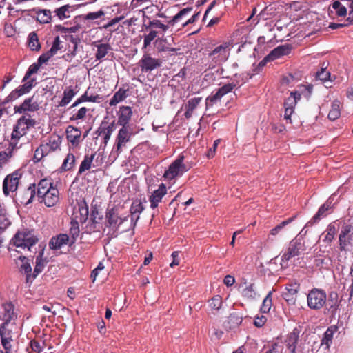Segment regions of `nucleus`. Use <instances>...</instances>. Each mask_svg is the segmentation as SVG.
Wrapping results in <instances>:
<instances>
[{
	"mask_svg": "<svg viewBox=\"0 0 353 353\" xmlns=\"http://www.w3.org/2000/svg\"><path fill=\"white\" fill-rule=\"evenodd\" d=\"M29 348L31 349L32 352L40 353L43 351V346L41 343L35 339L31 340L29 343V347H27V351H28Z\"/></svg>",
	"mask_w": 353,
	"mask_h": 353,
	"instance_id": "0e129e2a",
	"label": "nucleus"
},
{
	"mask_svg": "<svg viewBox=\"0 0 353 353\" xmlns=\"http://www.w3.org/2000/svg\"><path fill=\"white\" fill-rule=\"evenodd\" d=\"M89 215L88 205L84 199L77 201L74 207L73 216L74 221L84 223L88 220Z\"/></svg>",
	"mask_w": 353,
	"mask_h": 353,
	"instance_id": "ddd939ff",
	"label": "nucleus"
},
{
	"mask_svg": "<svg viewBox=\"0 0 353 353\" xmlns=\"http://www.w3.org/2000/svg\"><path fill=\"white\" fill-rule=\"evenodd\" d=\"M332 8L335 10L336 15L339 17H345L347 14H348L346 3L335 1L332 4Z\"/></svg>",
	"mask_w": 353,
	"mask_h": 353,
	"instance_id": "ea45409f",
	"label": "nucleus"
},
{
	"mask_svg": "<svg viewBox=\"0 0 353 353\" xmlns=\"http://www.w3.org/2000/svg\"><path fill=\"white\" fill-rule=\"evenodd\" d=\"M0 316L2 323L0 324V336L14 335L17 325L15 321L17 314L14 312V305L9 302L1 305Z\"/></svg>",
	"mask_w": 353,
	"mask_h": 353,
	"instance_id": "f03ea898",
	"label": "nucleus"
},
{
	"mask_svg": "<svg viewBox=\"0 0 353 353\" xmlns=\"http://www.w3.org/2000/svg\"><path fill=\"white\" fill-rule=\"evenodd\" d=\"M41 65L37 63H34L30 67L28 68L26 73L25 74V76L23 77L22 79V82H25L28 81V79H30L31 76L35 73H37L40 68Z\"/></svg>",
	"mask_w": 353,
	"mask_h": 353,
	"instance_id": "4d7b16f0",
	"label": "nucleus"
},
{
	"mask_svg": "<svg viewBox=\"0 0 353 353\" xmlns=\"http://www.w3.org/2000/svg\"><path fill=\"white\" fill-rule=\"evenodd\" d=\"M92 46L97 48L95 54L97 60H101L111 50V46L109 43H99V41H95L92 43Z\"/></svg>",
	"mask_w": 353,
	"mask_h": 353,
	"instance_id": "473e14b6",
	"label": "nucleus"
},
{
	"mask_svg": "<svg viewBox=\"0 0 353 353\" xmlns=\"http://www.w3.org/2000/svg\"><path fill=\"white\" fill-rule=\"evenodd\" d=\"M326 293L321 290L313 289L310 290V309H320L325 303Z\"/></svg>",
	"mask_w": 353,
	"mask_h": 353,
	"instance_id": "4468645a",
	"label": "nucleus"
},
{
	"mask_svg": "<svg viewBox=\"0 0 353 353\" xmlns=\"http://www.w3.org/2000/svg\"><path fill=\"white\" fill-rule=\"evenodd\" d=\"M292 46L290 44L285 43L273 49L263 59V61H271L281 57L290 54Z\"/></svg>",
	"mask_w": 353,
	"mask_h": 353,
	"instance_id": "f3484780",
	"label": "nucleus"
},
{
	"mask_svg": "<svg viewBox=\"0 0 353 353\" xmlns=\"http://www.w3.org/2000/svg\"><path fill=\"white\" fill-rule=\"evenodd\" d=\"M25 94L21 88L19 86L15 90H12L8 96L4 99L3 103H7L10 101L17 99L21 96Z\"/></svg>",
	"mask_w": 353,
	"mask_h": 353,
	"instance_id": "6e6d98bb",
	"label": "nucleus"
},
{
	"mask_svg": "<svg viewBox=\"0 0 353 353\" xmlns=\"http://www.w3.org/2000/svg\"><path fill=\"white\" fill-rule=\"evenodd\" d=\"M192 10V8H185L182 9L181 11H179L173 18L172 20L170 21V23L174 24L175 23L178 22L179 20L183 17L184 15L187 14L190 12H191Z\"/></svg>",
	"mask_w": 353,
	"mask_h": 353,
	"instance_id": "69168bd1",
	"label": "nucleus"
},
{
	"mask_svg": "<svg viewBox=\"0 0 353 353\" xmlns=\"http://www.w3.org/2000/svg\"><path fill=\"white\" fill-rule=\"evenodd\" d=\"M352 241L353 226L350 224H344L339 236L340 250L347 251L352 246Z\"/></svg>",
	"mask_w": 353,
	"mask_h": 353,
	"instance_id": "f8f14e48",
	"label": "nucleus"
},
{
	"mask_svg": "<svg viewBox=\"0 0 353 353\" xmlns=\"http://www.w3.org/2000/svg\"><path fill=\"white\" fill-rule=\"evenodd\" d=\"M101 97L99 94L92 95L89 94V89H88L83 94H82L79 99H77L74 103L70 106V108H73L77 106L79 104L83 102H99Z\"/></svg>",
	"mask_w": 353,
	"mask_h": 353,
	"instance_id": "c85d7f7f",
	"label": "nucleus"
},
{
	"mask_svg": "<svg viewBox=\"0 0 353 353\" xmlns=\"http://www.w3.org/2000/svg\"><path fill=\"white\" fill-rule=\"evenodd\" d=\"M299 284L297 283H290L286 285L285 292H283L282 296L288 304H295L296 294L299 291Z\"/></svg>",
	"mask_w": 353,
	"mask_h": 353,
	"instance_id": "aec40b11",
	"label": "nucleus"
},
{
	"mask_svg": "<svg viewBox=\"0 0 353 353\" xmlns=\"http://www.w3.org/2000/svg\"><path fill=\"white\" fill-rule=\"evenodd\" d=\"M48 261L46 257H44V249H41V250L39 252L38 255L36 257L35 260V266L34 268V271L32 272V276L29 275L28 279H36L37 276L43 270L45 266L48 263Z\"/></svg>",
	"mask_w": 353,
	"mask_h": 353,
	"instance_id": "4be33fe9",
	"label": "nucleus"
},
{
	"mask_svg": "<svg viewBox=\"0 0 353 353\" xmlns=\"http://www.w3.org/2000/svg\"><path fill=\"white\" fill-rule=\"evenodd\" d=\"M14 335H3L0 336L1 344L2 350H0V353H14L12 343Z\"/></svg>",
	"mask_w": 353,
	"mask_h": 353,
	"instance_id": "c756f323",
	"label": "nucleus"
},
{
	"mask_svg": "<svg viewBox=\"0 0 353 353\" xmlns=\"http://www.w3.org/2000/svg\"><path fill=\"white\" fill-rule=\"evenodd\" d=\"M184 157L180 155L174 160L165 171L163 177L168 180H172L176 176H181L188 170V168L183 163Z\"/></svg>",
	"mask_w": 353,
	"mask_h": 353,
	"instance_id": "1a4fd4ad",
	"label": "nucleus"
},
{
	"mask_svg": "<svg viewBox=\"0 0 353 353\" xmlns=\"http://www.w3.org/2000/svg\"><path fill=\"white\" fill-rule=\"evenodd\" d=\"M242 296L248 300H252L255 298L256 292L254 290V284L250 283L245 286L241 292Z\"/></svg>",
	"mask_w": 353,
	"mask_h": 353,
	"instance_id": "603ef678",
	"label": "nucleus"
},
{
	"mask_svg": "<svg viewBox=\"0 0 353 353\" xmlns=\"http://www.w3.org/2000/svg\"><path fill=\"white\" fill-rule=\"evenodd\" d=\"M302 331L301 326L296 327L292 332L289 333L285 341V345L290 353H294L298 343L299 334Z\"/></svg>",
	"mask_w": 353,
	"mask_h": 353,
	"instance_id": "412c9836",
	"label": "nucleus"
},
{
	"mask_svg": "<svg viewBox=\"0 0 353 353\" xmlns=\"http://www.w3.org/2000/svg\"><path fill=\"white\" fill-rule=\"evenodd\" d=\"M327 6L324 1H318L314 5L310 4V35L318 33L325 26L324 14Z\"/></svg>",
	"mask_w": 353,
	"mask_h": 353,
	"instance_id": "20e7f679",
	"label": "nucleus"
},
{
	"mask_svg": "<svg viewBox=\"0 0 353 353\" xmlns=\"http://www.w3.org/2000/svg\"><path fill=\"white\" fill-rule=\"evenodd\" d=\"M272 292H269L265 298L263 299L262 305L261 307V311L263 313H268L270 312L272 305Z\"/></svg>",
	"mask_w": 353,
	"mask_h": 353,
	"instance_id": "5fc2aeb1",
	"label": "nucleus"
},
{
	"mask_svg": "<svg viewBox=\"0 0 353 353\" xmlns=\"http://www.w3.org/2000/svg\"><path fill=\"white\" fill-rule=\"evenodd\" d=\"M37 187L35 183H31L19 194L18 199L21 205H28L33 202L37 194Z\"/></svg>",
	"mask_w": 353,
	"mask_h": 353,
	"instance_id": "a211bd4d",
	"label": "nucleus"
},
{
	"mask_svg": "<svg viewBox=\"0 0 353 353\" xmlns=\"http://www.w3.org/2000/svg\"><path fill=\"white\" fill-rule=\"evenodd\" d=\"M75 163V156L72 153L68 154L60 168L61 172H67L71 170L74 167Z\"/></svg>",
	"mask_w": 353,
	"mask_h": 353,
	"instance_id": "e433bc0d",
	"label": "nucleus"
},
{
	"mask_svg": "<svg viewBox=\"0 0 353 353\" xmlns=\"http://www.w3.org/2000/svg\"><path fill=\"white\" fill-rule=\"evenodd\" d=\"M132 115V108L130 106H121L119 108L118 112V121L117 123L122 128L129 127L128 123L131 119Z\"/></svg>",
	"mask_w": 353,
	"mask_h": 353,
	"instance_id": "393cba45",
	"label": "nucleus"
},
{
	"mask_svg": "<svg viewBox=\"0 0 353 353\" xmlns=\"http://www.w3.org/2000/svg\"><path fill=\"white\" fill-rule=\"evenodd\" d=\"M49 153L47 145L42 143L35 150L32 160L34 163H38Z\"/></svg>",
	"mask_w": 353,
	"mask_h": 353,
	"instance_id": "4c0bfd02",
	"label": "nucleus"
},
{
	"mask_svg": "<svg viewBox=\"0 0 353 353\" xmlns=\"http://www.w3.org/2000/svg\"><path fill=\"white\" fill-rule=\"evenodd\" d=\"M77 92L74 90L72 86L67 87L63 91V97L59 103V106L65 107L66 106L76 95Z\"/></svg>",
	"mask_w": 353,
	"mask_h": 353,
	"instance_id": "c9c22d12",
	"label": "nucleus"
},
{
	"mask_svg": "<svg viewBox=\"0 0 353 353\" xmlns=\"http://www.w3.org/2000/svg\"><path fill=\"white\" fill-rule=\"evenodd\" d=\"M223 97L220 94V93L216 90V92H212L210 96H208L205 99V105L206 109L211 108L214 105V104L220 101Z\"/></svg>",
	"mask_w": 353,
	"mask_h": 353,
	"instance_id": "8fccbe9b",
	"label": "nucleus"
},
{
	"mask_svg": "<svg viewBox=\"0 0 353 353\" xmlns=\"http://www.w3.org/2000/svg\"><path fill=\"white\" fill-rule=\"evenodd\" d=\"M329 205L325 203L321 205L317 213L313 216L312 221L313 223H316L319 220L321 219V217H324L326 216V212L329 210Z\"/></svg>",
	"mask_w": 353,
	"mask_h": 353,
	"instance_id": "bf43d9fd",
	"label": "nucleus"
},
{
	"mask_svg": "<svg viewBox=\"0 0 353 353\" xmlns=\"http://www.w3.org/2000/svg\"><path fill=\"white\" fill-rule=\"evenodd\" d=\"M39 241L38 237L33 230L23 229L18 231L11 240L12 244L21 250L27 249L31 251V248Z\"/></svg>",
	"mask_w": 353,
	"mask_h": 353,
	"instance_id": "39448f33",
	"label": "nucleus"
},
{
	"mask_svg": "<svg viewBox=\"0 0 353 353\" xmlns=\"http://www.w3.org/2000/svg\"><path fill=\"white\" fill-rule=\"evenodd\" d=\"M301 94L299 92H292L290 96L288 97L284 102V108H290L294 109L297 103V100H299Z\"/></svg>",
	"mask_w": 353,
	"mask_h": 353,
	"instance_id": "c03bdc74",
	"label": "nucleus"
},
{
	"mask_svg": "<svg viewBox=\"0 0 353 353\" xmlns=\"http://www.w3.org/2000/svg\"><path fill=\"white\" fill-rule=\"evenodd\" d=\"M35 125L36 121L30 114H23L14 125L10 142L13 143L14 145L21 148L22 143H20V140L23 139L29 130L34 128Z\"/></svg>",
	"mask_w": 353,
	"mask_h": 353,
	"instance_id": "7ed1b4c3",
	"label": "nucleus"
},
{
	"mask_svg": "<svg viewBox=\"0 0 353 353\" xmlns=\"http://www.w3.org/2000/svg\"><path fill=\"white\" fill-rule=\"evenodd\" d=\"M128 89L119 88L110 100V105L114 106L119 102L124 101L128 96Z\"/></svg>",
	"mask_w": 353,
	"mask_h": 353,
	"instance_id": "f704fd0d",
	"label": "nucleus"
},
{
	"mask_svg": "<svg viewBox=\"0 0 353 353\" xmlns=\"http://www.w3.org/2000/svg\"><path fill=\"white\" fill-rule=\"evenodd\" d=\"M67 244L70 245L69 236L66 234H60L51 238L49 242V248L51 250H57Z\"/></svg>",
	"mask_w": 353,
	"mask_h": 353,
	"instance_id": "a878e982",
	"label": "nucleus"
},
{
	"mask_svg": "<svg viewBox=\"0 0 353 353\" xmlns=\"http://www.w3.org/2000/svg\"><path fill=\"white\" fill-rule=\"evenodd\" d=\"M37 195L41 203H43L47 207L54 206L59 200V192L54 185L52 180L44 178L39 181L37 185Z\"/></svg>",
	"mask_w": 353,
	"mask_h": 353,
	"instance_id": "f257e3e1",
	"label": "nucleus"
},
{
	"mask_svg": "<svg viewBox=\"0 0 353 353\" xmlns=\"http://www.w3.org/2000/svg\"><path fill=\"white\" fill-rule=\"evenodd\" d=\"M70 6L69 5L63 6L55 10V13L59 19L63 20L64 19L70 17L69 9Z\"/></svg>",
	"mask_w": 353,
	"mask_h": 353,
	"instance_id": "13d9d810",
	"label": "nucleus"
},
{
	"mask_svg": "<svg viewBox=\"0 0 353 353\" xmlns=\"http://www.w3.org/2000/svg\"><path fill=\"white\" fill-rule=\"evenodd\" d=\"M343 3H346V6H347L348 10V17L347 21L349 22V24H352L353 23V0H341Z\"/></svg>",
	"mask_w": 353,
	"mask_h": 353,
	"instance_id": "338daca9",
	"label": "nucleus"
},
{
	"mask_svg": "<svg viewBox=\"0 0 353 353\" xmlns=\"http://www.w3.org/2000/svg\"><path fill=\"white\" fill-rule=\"evenodd\" d=\"M18 260L21 262L20 264H18L19 272L26 276V283L30 286L34 280V279L28 280L29 275L32 276L33 272L30 260L24 256H20Z\"/></svg>",
	"mask_w": 353,
	"mask_h": 353,
	"instance_id": "dca6fc26",
	"label": "nucleus"
},
{
	"mask_svg": "<svg viewBox=\"0 0 353 353\" xmlns=\"http://www.w3.org/2000/svg\"><path fill=\"white\" fill-rule=\"evenodd\" d=\"M94 157V154H92L90 156L85 155L84 157V159L79 166L78 174H81L85 171L90 169Z\"/></svg>",
	"mask_w": 353,
	"mask_h": 353,
	"instance_id": "a18cd8bd",
	"label": "nucleus"
},
{
	"mask_svg": "<svg viewBox=\"0 0 353 353\" xmlns=\"http://www.w3.org/2000/svg\"><path fill=\"white\" fill-rule=\"evenodd\" d=\"M10 225V221L7 216L6 208L0 204V232L6 230Z\"/></svg>",
	"mask_w": 353,
	"mask_h": 353,
	"instance_id": "79ce46f5",
	"label": "nucleus"
},
{
	"mask_svg": "<svg viewBox=\"0 0 353 353\" xmlns=\"http://www.w3.org/2000/svg\"><path fill=\"white\" fill-rule=\"evenodd\" d=\"M88 112V109L85 107H82L80 108L78 112L75 114H73L70 117L71 121H76V120H83Z\"/></svg>",
	"mask_w": 353,
	"mask_h": 353,
	"instance_id": "e2e57ef3",
	"label": "nucleus"
},
{
	"mask_svg": "<svg viewBox=\"0 0 353 353\" xmlns=\"http://www.w3.org/2000/svg\"><path fill=\"white\" fill-rule=\"evenodd\" d=\"M37 20L41 23H48L51 21V12L50 10L39 9L36 10Z\"/></svg>",
	"mask_w": 353,
	"mask_h": 353,
	"instance_id": "58836bf2",
	"label": "nucleus"
},
{
	"mask_svg": "<svg viewBox=\"0 0 353 353\" xmlns=\"http://www.w3.org/2000/svg\"><path fill=\"white\" fill-rule=\"evenodd\" d=\"M79 223L77 221H72L71 222V227L70 229V235L71 236V239L70 238V246L75 243L77 238L79 236Z\"/></svg>",
	"mask_w": 353,
	"mask_h": 353,
	"instance_id": "de8ad7c7",
	"label": "nucleus"
},
{
	"mask_svg": "<svg viewBox=\"0 0 353 353\" xmlns=\"http://www.w3.org/2000/svg\"><path fill=\"white\" fill-rule=\"evenodd\" d=\"M19 149L18 146H15L13 143L9 142V145L6 150L0 152V170H2L3 165L9 161L10 159L14 156Z\"/></svg>",
	"mask_w": 353,
	"mask_h": 353,
	"instance_id": "cd10ccee",
	"label": "nucleus"
},
{
	"mask_svg": "<svg viewBox=\"0 0 353 353\" xmlns=\"http://www.w3.org/2000/svg\"><path fill=\"white\" fill-rule=\"evenodd\" d=\"M35 81H36V79L34 78H32V79H28V81H26L25 82H23V84L21 85H19V87L21 88V90H22V91L23 92V93L25 94L30 92V91L32 89V88L34 86V85L36 83Z\"/></svg>",
	"mask_w": 353,
	"mask_h": 353,
	"instance_id": "052dcab7",
	"label": "nucleus"
},
{
	"mask_svg": "<svg viewBox=\"0 0 353 353\" xmlns=\"http://www.w3.org/2000/svg\"><path fill=\"white\" fill-rule=\"evenodd\" d=\"M162 64L161 59L152 57L150 54L148 53L144 54L139 62L141 70L144 73H149L160 68Z\"/></svg>",
	"mask_w": 353,
	"mask_h": 353,
	"instance_id": "9b49d317",
	"label": "nucleus"
},
{
	"mask_svg": "<svg viewBox=\"0 0 353 353\" xmlns=\"http://www.w3.org/2000/svg\"><path fill=\"white\" fill-rule=\"evenodd\" d=\"M202 101V97H194L188 101L185 104V112L184 116L186 119H190L193 114L194 110Z\"/></svg>",
	"mask_w": 353,
	"mask_h": 353,
	"instance_id": "72a5a7b5",
	"label": "nucleus"
},
{
	"mask_svg": "<svg viewBox=\"0 0 353 353\" xmlns=\"http://www.w3.org/2000/svg\"><path fill=\"white\" fill-rule=\"evenodd\" d=\"M294 220V217L289 218L285 221H283L282 223L274 227L270 230V234L275 236L285 226L290 223Z\"/></svg>",
	"mask_w": 353,
	"mask_h": 353,
	"instance_id": "680f3d73",
	"label": "nucleus"
},
{
	"mask_svg": "<svg viewBox=\"0 0 353 353\" xmlns=\"http://www.w3.org/2000/svg\"><path fill=\"white\" fill-rule=\"evenodd\" d=\"M39 109V105L34 100V96L26 99L19 106L14 107L15 113L28 114L27 112H36Z\"/></svg>",
	"mask_w": 353,
	"mask_h": 353,
	"instance_id": "2eb2a0df",
	"label": "nucleus"
},
{
	"mask_svg": "<svg viewBox=\"0 0 353 353\" xmlns=\"http://www.w3.org/2000/svg\"><path fill=\"white\" fill-rule=\"evenodd\" d=\"M338 327L336 325H331L330 326L325 333L321 340L320 346L325 350H329L331 344L332 343L334 334L337 332Z\"/></svg>",
	"mask_w": 353,
	"mask_h": 353,
	"instance_id": "bb28decb",
	"label": "nucleus"
},
{
	"mask_svg": "<svg viewBox=\"0 0 353 353\" xmlns=\"http://www.w3.org/2000/svg\"><path fill=\"white\" fill-rule=\"evenodd\" d=\"M65 133L68 141L74 147L78 146L82 141L81 139V131L73 125L68 126L65 130Z\"/></svg>",
	"mask_w": 353,
	"mask_h": 353,
	"instance_id": "b1692460",
	"label": "nucleus"
},
{
	"mask_svg": "<svg viewBox=\"0 0 353 353\" xmlns=\"http://www.w3.org/2000/svg\"><path fill=\"white\" fill-rule=\"evenodd\" d=\"M114 130V121H113L110 123H109L108 122H107L105 121H103L100 125V127L98 129L99 135H101V134L112 135Z\"/></svg>",
	"mask_w": 353,
	"mask_h": 353,
	"instance_id": "37998d69",
	"label": "nucleus"
},
{
	"mask_svg": "<svg viewBox=\"0 0 353 353\" xmlns=\"http://www.w3.org/2000/svg\"><path fill=\"white\" fill-rule=\"evenodd\" d=\"M157 35V32L155 30H152L147 35L144 36V43H143V48H146L148 46L150 45L151 42L155 39Z\"/></svg>",
	"mask_w": 353,
	"mask_h": 353,
	"instance_id": "774afa93",
	"label": "nucleus"
},
{
	"mask_svg": "<svg viewBox=\"0 0 353 353\" xmlns=\"http://www.w3.org/2000/svg\"><path fill=\"white\" fill-rule=\"evenodd\" d=\"M244 83H242L241 84L239 85L238 83H236L234 82H232L230 83H227L219 88L217 91L220 93V94L223 97L225 94H228L229 92H231L233 89H234L236 87H240Z\"/></svg>",
	"mask_w": 353,
	"mask_h": 353,
	"instance_id": "3c124183",
	"label": "nucleus"
},
{
	"mask_svg": "<svg viewBox=\"0 0 353 353\" xmlns=\"http://www.w3.org/2000/svg\"><path fill=\"white\" fill-rule=\"evenodd\" d=\"M328 64L325 62H323L321 63V66L320 70H318L315 72V80L321 81L323 83H326L328 81H332L330 79V72L327 70Z\"/></svg>",
	"mask_w": 353,
	"mask_h": 353,
	"instance_id": "2f4dec72",
	"label": "nucleus"
},
{
	"mask_svg": "<svg viewBox=\"0 0 353 353\" xmlns=\"http://www.w3.org/2000/svg\"><path fill=\"white\" fill-rule=\"evenodd\" d=\"M23 174V172L21 169H17L6 176L2 184L3 193L5 196H8L11 193L17 192Z\"/></svg>",
	"mask_w": 353,
	"mask_h": 353,
	"instance_id": "6e6552de",
	"label": "nucleus"
},
{
	"mask_svg": "<svg viewBox=\"0 0 353 353\" xmlns=\"http://www.w3.org/2000/svg\"><path fill=\"white\" fill-rule=\"evenodd\" d=\"M222 298L219 295H216L213 296L210 301H209V306L211 308L212 310L214 311H219L221 306H222Z\"/></svg>",
	"mask_w": 353,
	"mask_h": 353,
	"instance_id": "864d4df0",
	"label": "nucleus"
},
{
	"mask_svg": "<svg viewBox=\"0 0 353 353\" xmlns=\"http://www.w3.org/2000/svg\"><path fill=\"white\" fill-rule=\"evenodd\" d=\"M132 135L130 127L121 128L116 137L115 145L114 146L112 153L118 157L122 152L123 148H125L127 143L130 141Z\"/></svg>",
	"mask_w": 353,
	"mask_h": 353,
	"instance_id": "9d476101",
	"label": "nucleus"
},
{
	"mask_svg": "<svg viewBox=\"0 0 353 353\" xmlns=\"http://www.w3.org/2000/svg\"><path fill=\"white\" fill-rule=\"evenodd\" d=\"M167 194V188L164 183H161L157 190L152 192L149 196L150 208L153 210L156 209L159 203L162 201L163 198Z\"/></svg>",
	"mask_w": 353,
	"mask_h": 353,
	"instance_id": "6ab92c4d",
	"label": "nucleus"
},
{
	"mask_svg": "<svg viewBox=\"0 0 353 353\" xmlns=\"http://www.w3.org/2000/svg\"><path fill=\"white\" fill-rule=\"evenodd\" d=\"M305 250L304 243L301 238L295 239L289 243L287 250L282 254L280 265L282 269L290 266V261L294 256L299 255Z\"/></svg>",
	"mask_w": 353,
	"mask_h": 353,
	"instance_id": "423d86ee",
	"label": "nucleus"
},
{
	"mask_svg": "<svg viewBox=\"0 0 353 353\" xmlns=\"http://www.w3.org/2000/svg\"><path fill=\"white\" fill-rule=\"evenodd\" d=\"M28 46L31 50L38 51L41 48V45L39 41L38 36L36 32H32L28 37Z\"/></svg>",
	"mask_w": 353,
	"mask_h": 353,
	"instance_id": "09e8293b",
	"label": "nucleus"
},
{
	"mask_svg": "<svg viewBox=\"0 0 353 353\" xmlns=\"http://www.w3.org/2000/svg\"><path fill=\"white\" fill-rule=\"evenodd\" d=\"M341 115L340 102L339 101H334L332 103L331 110L328 114V118L331 121L337 119Z\"/></svg>",
	"mask_w": 353,
	"mask_h": 353,
	"instance_id": "49530a36",
	"label": "nucleus"
},
{
	"mask_svg": "<svg viewBox=\"0 0 353 353\" xmlns=\"http://www.w3.org/2000/svg\"><path fill=\"white\" fill-rule=\"evenodd\" d=\"M61 142L62 138L59 135L52 134L48 137V142L43 144L47 145L49 152L50 153L60 149Z\"/></svg>",
	"mask_w": 353,
	"mask_h": 353,
	"instance_id": "7c9ffc66",
	"label": "nucleus"
},
{
	"mask_svg": "<svg viewBox=\"0 0 353 353\" xmlns=\"http://www.w3.org/2000/svg\"><path fill=\"white\" fill-rule=\"evenodd\" d=\"M105 218L107 221L106 225L108 227L117 228L121 225L124 221H127V217L121 218L117 213L114 208L108 210Z\"/></svg>",
	"mask_w": 353,
	"mask_h": 353,
	"instance_id": "5701e85b",
	"label": "nucleus"
},
{
	"mask_svg": "<svg viewBox=\"0 0 353 353\" xmlns=\"http://www.w3.org/2000/svg\"><path fill=\"white\" fill-rule=\"evenodd\" d=\"M144 210L145 207L141 200L137 199L134 201L130 209L131 213V221H133L134 219V216L136 214H140Z\"/></svg>",
	"mask_w": 353,
	"mask_h": 353,
	"instance_id": "a19ab883",
	"label": "nucleus"
},
{
	"mask_svg": "<svg viewBox=\"0 0 353 353\" xmlns=\"http://www.w3.org/2000/svg\"><path fill=\"white\" fill-rule=\"evenodd\" d=\"M230 51V43L229 42H223L216 46L208 54V60L210 61V65L214 67L225 62L228 59Z\"/></svg>",
	"mask_w": 353,
	"mask_h": 353,
	"instance_id": "0eeeda50",
	"label": "nucleus"
}]
</instances>
